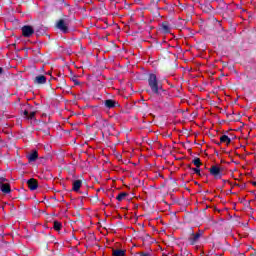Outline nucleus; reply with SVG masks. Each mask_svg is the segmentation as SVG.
<instances>
[{
  "mask_svg": "<svg viewBox=\"0 0 256 256\" xmlns=\"http://www.w3.org/2000/svg\"><path fill=\"white\" fill-rule=\"evenodd\" d=\"M220 141L221 143H226V145H231V138H229L227 135H222L220 137Z\"/></svg>",
  "mask_w": 256,
  "mask_h": 256,
  "instance_id": "nucleus-17",
  "label": "nucleus"
},
{
  "mask_svg": "<svg viewBox=\"0 0 256 256\" xmlns=\"http://www.w3.org/2000/svg\"><path fill=\"white\" fill-rule=\"evenodd\" d=\"M21 115L22 117H24V119H27L28 121H37V119H35V116L37 115V110H35V108H33V106L29 104L24 105L21 108Z\"/></svg>",
  "mask_w": 256,
  "mask_h": 256,
  "instance_id": "nucleus-2",
  "label": "nucleus"
},
{
  "mask_svg": "<svg viewBox=\"0 0 256 256\" xmlns=\"http://www.w3.org/2000/svg\"><path fill=\"white\" fill-rule=\"evenodd\" d=\"M71 81H73L74 85H81V82H79V80H77V76H73L71 78Z\"/></svg>",
  "mask_w": 256,
  "mask_h": 256,
  "instance_id": "nucleus-24",
  "label": "nucleus"
},
{
  "mask_svg": "<svg viewBox=\"0 0 256 256\" xmlns=\"http://www.w3.org/2000/svg\"><path fill=\"white\" fill-rule=\"evenodd\" d=\"M214 143H216L219 146V145H221L222 142L220 140V142L215 141Z\"/></svg>",
  "mask_w": 256,
  "mask_h": 256,
  "instance_id": "nucleus-29",
  "label": "nucleus"
},
{
  "mask_svg": "<svg viewBox=\"0 0 256 256\" xmlns=\"http://www.w3.org/2000/svg\"><path fill=\"white\" fill-rule=\"evenodd\" d=\"M53 229L54 231H61V229H63V224L59 221H54Z\"/></svg>",
  "mask_w": 256,
  "mask_h": 256,
  "instance_id": "nucleus-20",
  "label": "nucleus"
},
{
  "mask_svg": "<svg viewBox=\"0 0 256 256\" xmlns=\"http://www.w3.org/2000/svg\"><path fill=\"white\" fill-rule=\"evenodd\" d=\"M203 230H198L196 233L193 231V228H190L188 231V242L190 245H197L199 239L203 237Z\"/></svg>",
  "mask_w": 256,
  "mask_h": 256,
  "instance_id": "nucleus-3",
  "label": "nucleus"
},
{
  "mask_svg": "<svg viewBox=\"0 0 256 256\" xmlns=\"http://www.w3.org/2000/svg\"><path fill=\"white\" fill-rule=\"evenodd\" d=\"M83 185V181L81 180H75L72 183V191H75V193H79V189H81V186Z\"/></svg>",
  "mask_w": 256,
  "mask_h": 256,
  "instance_id": "nucleus-12",
  "label": "nucleus"
},
{
  "mask_svg": "<svg viewBox=\"0 0 256 256\" xmlns=\"http://www.w3.org/2000/svg\"><path fill=\"white\" fill-rule=\"evenodd\" d=\"M41 123H42L43 125H46L45 122L38 121V125H41Z\"/></svg>",
  "mask_w": 256,
  "mask_h": 256,
  "instance_id": "nucleus-27",
  "label": "nucleus"
},
{
  "mask_svg": "<svg viewBox=\"0 0 256 256\" xmlns=\"http://www.w3.org/2000/svg\"><path fill=\"white\" fill-rule=\"evenodd\" d=\"M0 75H3V68L0 67Z\"/></svg>",
  "mask_w": 256,
  "mask_h": 256,
  "instance_id": "nucleus-28",
  "label": "nucleus"
},
{
  "mask_svg": "<svg viewBox=\"0 0 256 256\" xmlns=\"http://www.w3.org/2000/svg\"><path fill=\"white\" fill-rule=\"evenodd\" d=\"M209 1L213 2V1H215V0H209Z\"/></svg>",
  "mask_w": 256,
  "mask_h": 256,
  "instance_id": "nucleus-32",
  "label": "nucleus"
},
{
  "mask_svg": "<svg viewBox=\"0 0 256 256\" xmlns=\"http://www.w3.org/2000/svg\"><path fill=\"white\" fill-rule=\"evenodd\" d=\"M189 153H191V150H189Z\"/></svg>",
  "mask_w": 256,
  "mask_h": 256,
  "instance_id": "nucleus-34",
  "label": "nucleus"
},
{
  "mask_svg": "<svg viewBox=\"0 0 256 256\" xmlns=\"http://www.w3.org/2000/svg\"><path fill=\"white\" fill-rule=\"evenodd\" d=\"M209 173L214 179H222L223 177V168H221L219 165H212L209 168Z\"/></svg>",
  "mask_w": 256,
  "mask_h": 256,
  "instance_id": "nucleus-5",
  "label": "nucleus"
},
{
  "mask_svg": "<svg viewBox=\"0 0 256 256\" xmlns=\"http://www.w3.org/2000/svg\"><path fill=\"white\" fill-rule=\"evenodd\" d=\"M0 191L3 195L11 193V182L5 177H0Z\"/></svg>",
  "mask_w": 256,
  "mask_h": 256,
  "instance_id": "nucleus-4",
  "label": "nucleus"
},
{
  "mask_svg": "<svg viewBox=\"0 0 256 256\" xmlns=\"http://www.w3.org/2000/svg\"><path fill=\"white\" fill-rule=\"evenodd\" d=\"M126 251L121 249H113L112 255L113 256H125Z\"/></svg>",
  "mask_w": 256,
  "mask_h": 256,
  "instance_id": "nucleus-16",
  "label": "nucleus"
},
{
  "mask_svg": "<svg viewBox=\"0 0 256 256\" xmlns=\"http://www.w3.org/2000/svg\"><path fill=\"white\" fill-rule=\"evenodd\" d=\"M152 2L154 3V5L157 7V3H155V0H152Z\"/></svg>",
  "mask_w": 256,
  "mask_h": 256,
  "instance_id": "nucleus-31",
  "label": "nucleus"
},
{
  "mask_svg": "<svg viewBox=\"0 0 256 256\" xmlns=\"http://www.w3.org/2000/svg\"><path fill=\"white\" fill-rule=\"evenodd\" d=\"M21 31H22L23 37H26V38L33 37V35L35 34V28H33V26L31 25H24L21 28Z\"/></svg>",
  "mask_w": 256,
  "mask_h": 256,
  "instance_id": "nucleus-7",
  "label": "nucleus"
},
{
  "mask_svg": "<svg viewBox=\"0 0 256 256\" xmlns=\"http://www.w3.org/2000/svg\"><path fill=\"white\" fill-rule=\"evenodd\" d=\"M148 85L155 95H161L162 93H165V90L163 89V86L159 84V81H157V75L150 74L148 77Z\"/></svg>",
  "mask_w": 256,
  "mask_h": 256,
  "instance_id": "nucleus-1",
  "label": "nucleus"
},
{
  "mask_svg": "<svg viewBox=\"0 0 256 256\" xmlns=\"http://www.w3.org/2000/svg\"><path fill=\"white\" fill-rule=\"evenodd\" d=\"M27 159L29 161V163H34V161L36 159H39V153L37 152V150H33L30 154H28Z\"/></svg>",
  "mask_w": 256,
  "mask_h": 256,
  "instance_id": "nucleus-11",
  "label": "nucleus"
},
{
  "mask_svg": "<svg viewBox=\"0 0 256 256\" xmlns=\"http://www.w3.org/2000/svg\"><path fill=\"white\" fill-rule=\"evenodd\" d=\"M192 163L193 165H195V167H198V168H200L201 165H203V163H201V158H198V157L194 158L192 160Z\"/></svg>",
  "mask_w": 256,
  "mask_h": 256,
  "instance_id": "nucleus-21",
  "label": "nucleus"
},
{
  "mask_svg": "<svg viewBox=\"0 0 256 256\" xmlns=\"http://www.w3.org/2000/svg\"><path fill=\"white\" fill-rule=\"evenodd\" d=\"M188 169H190V171H193L196 175L201 177V169L200 168H198V167L192 168L191 165H188Z\"/></svg>",
  "mask_w": 256,
  "mask_h": 256,
  "instance_id": "nucleus-22",
  "label": "nucleus"
},
{
  "mask_svg": "<svg viewBox=\"0 0 256 256\" xmlns=\"http://www.w3.org/2000/svg\"><path fill=\"white\" fill-rule=\"evenodd\" d=\"M254 187H256V181L251 182Z\"/></svg>",
  "mask_w": 256,
  "mask_h": 256,
  "instance_id": "nucleus-30",
  "label": "nucleus"
},
{
  "mask_svg": "<svg viewBox=\"0 0 256 256\" xmlns=\"http://www.w3.org/2000/svg\"><path fill=\"white\" fill-rule=\"evenodd\" d=\"M103 104L106 109H115L116 107H120L119 102L113 99L104 100Z\"/></svg>",
  "mask_w": 256,
  "mask_h": 256,
  "instance_id": "nucleus-8",
  "label": "nucleus"
},
{
  "mask_svg": "<svg viewBox=\"0 0 256 256\" xmlns=\"http://www.w3.org/2000/svg\"><path fill=\"white\" fill-rule=\"evenodd\" d=\"M27 185H28V189H30V191H36V189H38V187H39V182L35 178H30L27 181Z\"/></svg>",
  "mask_w": 256,
  "mask_h": 256,
  "instance_id": "nucleus-9",
  "label": "nucleus"
},
{
  "mask_svg": "<svg viewBox=\"0 0 256 256\" xmlns=\"http://www.w3.org/2000/svg\"><path fill=\"white\" fill-rule=\"evenodd\" d=\"M34 85H45L47 77L45 75H38L33 79Z\"/></svg>",
  "mask_w": 256,
  "mask_h": 256,
  "instance_id": "nucleus-10",
  "label": "nucleus"
},
{
  "mask_svg": "<svg viewBox=\"0 0 256 256\" xmlns=\"http://www.w3.org/2000/svg\"><path fill=\"white\" fill-rule=\"evenodd\" d=\"M206 7H207L208 11H213V6H211V4L206 5Z\"/></svg>",
  "mask_w": 256,
  "mask_h": 256,
  "instance_id": "nucleus-26",
  "label": "nucleus"
},
{
  "mask_svg": "<svg viewBox=\"0 0 256 256\" xmlns=\"http://www.w3.org/2000/svg\"><path fill=\"white\" fill-rule=\"evenodd\" d=\"M58 81V87L60 89H65L67 87V80L64 77L59 76V78H55Z\"/></svg>",
  "mask_w": 256,
  "mask_h": 256,
  "instance_id": "nucleus-15",
  "label": "nucleus"
},
{
  "mask_svg": "<svg viewBox=\"0 0 256 256\" xmlns=\"http://www.w3.org/2000/svg\"><path fill=\"white\" fill-rule=\"evenodd\" d=\"M162 31L163 33H171V28L169 27V23L167 22L162 23Z\"/></svg>",
  "mask_w": 256,
  "mask_h": 256,
  "instance_id": "nucleus-18",
  "label": "nucleus"
},
{
  "mask_svg": "<svg viewBox=\"0 0 256 256\" xmlns=\"http://www.w3.org/2000/svg\"><path fill=\"white\" fill-rule=\"evenodd\" d=\"M189 153H191V150H189Z\"/></svg>",
  "mask_w": 256,
  "mask_h": 256,
  "instance_id": "nucleus-33",
  "label": "nucleus"
},
{
  "mask_svg": "<svg viewBox=\"0 0 256 256\" xmlns=\"http://www.w3.org/2000/svg\"><path fill=\"white\" fill-rule=\"evenodd\" d=\"M55 27H56V29H59V31H61V33H64V35H67V33H69V24H67L65 19H59L56 22Z\"/></svg>",
  "mask_w": 256,
  "mask_h": 256,
  "instance_id": "nucleus-6",
  "label": "nucleus"
},
{
  "mask_svg": "<svg viewBox=\"0 0 256 256\" xmlns=\"http://www.w3.org/2000/svg\"><path fill=\"white\" fill-rule=\"evenodd\" d=\"M34 33H36L37 37H41V36L45 35V33H46L45 27L36 26L34 28Z\"/></svg>",
  "mask_w": 256,
  "mask_h": 256,
  "instance_id": "nucleus-14",
  "label": "nucleus"
},
{
  "mask_svg": "<svg viewBox=\"0 0 256 256\" xmlns=\"http://www.w3.org/2000/svg\"><path fill=\"white\" fill-rule=\"evenodd\" d=\"M102 129H104V131H111V129L114 130L115 127L113 124L109 123V121L102 120Z\"/></svg>",
  "mask_w": 256,
  "mask_h": 256,
  "instance_id": "nucleus-13",
  "label": "nucleus"
},
{
  "mask_svg": "<svg viewBox=\"0 0 256 256\" xmlns=\"http://www.w3.org/2000/svg\"><path fill=\"white\" fill-rule=\"evenodd\" d=\"M134 256H151V254L148 252H137Z\"/></svg>",
  "mask_w": 256,
  "mask_h": 256,
  "instance_id": "nucleus-23",
  "label": "nucleus"
},
{
  "mask_svg": "<svg viewBox=\"0 0 256 256\" xmlns=\"http://www.w3.org/2000/svg\"><path fill=\"white\" fill-rule=\"evenodd\" d=\"M46 239L47 241H50L51 243H53L55 241V236L49 234L46 236Z\"/></svg>",
  "mask_w": 256,
  "mask_h": 256,
  "instance_id": "nucleus-25",
  "label": "nucleus"
},
{
  "mask_svg": "<svg viewBox=\"0 0 256 256\" xmlns=\"http://www.w3.org/2000/svg\"><path fill=\"white\" fill-rule=\"evenodd\" d=\"M125 197H129V193L121 192L117 195L116 199H117V201L121 202V201H123V199H125Z\"/></svg>",
  "mask_w": 256,
  "mask_h": 256,
  "instance_id": "nucleus-19",
  "label": "nucleus"
}]
</instances>
